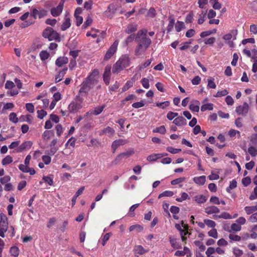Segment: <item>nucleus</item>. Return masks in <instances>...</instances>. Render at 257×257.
Instances as JSON below:
<instances>
[{"mask_svg": "<svg viewBox=\"0 0 257 257\" xmlns=\"http://www.w3.org/2000/svg\"><path fill=\"white\" fill-rule=\"evenodd\" d=\"M98 75L99 71L97 69L92 70L80 84L79 93L81 95L87 94L98 83Z\"/></svg>", "mask_w": 257, "mask_h": 257, "instance_id": "nucleus-1", "label": "nucleus"}, {"mask_svg": "<svg viewBox=\"0 0 257 257\" xmlns=\"http://www.w3.org/2000/svg\"><path fill=\"white\" fill-rule=\"evenodd\" d=\"M147 33V30H141L136 36L135 41L138 43L135 49L136 55L143 54L151 44V39L146 37Z\"/></svg>", "mask_w": 257, "mask_h": 257, "instance_id": "nucleus-2", "label": "nucleus"}, {"mask_svg": "<svg viewBox=\"0 0 257 257\" xmlns=\"http://www.w3.org/2000/svg\"><path fill=\"white\" fill-rule=\"evenodd\" d=\"M83 98L80 95H76L74 100L69 104L68 109L70 113H76L82 108Z\"/></svg>", "mask_w": 257, "mask_h": 257, "instance_id": "nucleus-3", "label": "nucleus"}, {"mask_svg": "<svg viewBox=\"0 0 257 257\" xmlns=\"http://www.w3.org/2000/svg\"><path fill=\"white\" fill-rule=\"evenodd\" d=\"M237 34V30H232L229 33L223 35L222 39L226 44L228 45L229 47L233 48L235 45L233 41L236 40Z\"/></svg>", "mask_w": 257, "mask_h": 257, "instance_id": "nucleus-4", "label": "nucleus"}, {"mask_svg": "<svg viewBox=\"0 0 257 257\" xmlns=\"http://www.w3.org/2000/svg\"><path fill=\"white\" fill-rule=\"evenodd\" d=\"M42 35L44 38L48 39L49 41L57 40L60 38L59 34L51 27H47L43 31Z\"/></svg>", "mask_w": 257, "mask_h": 257, "instance_id": "nucleus-5", "label": "nucleus"}, {"mask_svg": "<svg viewBox=\"0 0 257 257\" xmlns=\"http://www.w3.org/2000/svg\"><path fill=\"white\" fill-rule=\"evenodd\" d=\"M118 44V42L117 41H115L113 42V43L111 45V46L106 52L104 57V60H108L110 59L115 53L117 49Z\"/></svg>", "mask_w": 257, "mask_h": 257, "instance_id": "nucleus-6", "label": "nucleus"}, {"mask_svg": "<svg viewBox=\"0 0 257 257\" xmlns=\"http://www.w3.org/2000/svg\"><path fill=\"white\" fill-rule=\"evenodd\" d=\"M134 153V152L133 150H129L127 151L126 152L120 153L115 158L112 163L114 165H117L120 162L122 159L127 158L132 155Z\"/></svg>", "mask_w": 257, "mask_h": 257, "instance_id": "nucleus-7", "label": "nucleus"}, {"mask_svg": "<svg viewBox=\"0 0 257 257\" xmlns=\"http://www.w3.org/2000/svg\"><path fill=\"white\" fill-rule=\"evenodd\" d=\"M64 4V0H61L56 8L51 9V14L53 17H57L61 14L63 9Z\"/></svg>", "mask_w": 257, "mask_h": 257, "instance_id": "nucleus-8", "label": "nucleus"}, {"mask_svg": "<svg viewBox=\"0 0 257 257\" xmlns=\"http://www.w3.org/2000/svg\"><path fill=\"white\" fill-rule=\"evenodd\" d=\"M249 110V105L246 102L236 107L235 111L239 115H246Z\"/></svg>", "mask_w": 257, "mask_h": 257, "instance_id": "nucleus-9", "label": "nucleus"}, {"mask_svg": "<svg viewBox=\"0 0 257 257\" xmlns=\"http://www.w3.org/2000/svg\"><path fill=\"white\" fill-rule=\"evenodd\" d=\"M47 14V12L45 10H38L36 9L33 10L31 14V16L34 17V19L39 18L41 19L46 16Z\"/></svg>", "mask_w": 257, "mask_h": 257, "instance_id": "nucleus-10", "label": "nucleus"}, {"mask_svg": "<svg viewBox=\"0 0 257 257\" xmlns=\"http://www.w3.org/2000/svg\"><path fill=\"white\" fill-rule=\"evenodd\" d=\"M111 66H107L105 67L104 72L103 75V79L104 83L108 85L110 83V79Z\"/></svg>", "mask_w": 257, "mask_h": 257, "instance_id": "nucleus-11", "label": "nucleus"}, {"mask_svg": "<svg viewBox=\"0 0 257 257\" xmlns=\"http://www.w3.org/2000/svg\"><path fill=\"white\" fill-rule=\"evenodd\" d=\"M182 226L184 227V230L182 229V227L181 225L179 224H176L175 227L176 228L180 231V235L181 236V239L183 241H186L187 239L186 235L189 234V232L187 230V227L185 226V225H183V223L182 222Z\"/></svg>", "mask_w": 257, "mask_h": 257, "instance_id": "nucleus-12", "label": "nucleus"}, {"mask_svg": "<svg viewBox=\"0 0 257 257\" xmlns=\"http://www.w3.org/2000/svg\"><path fill=\"white\" fill-rule=\"evenodd\" d=\"M117 61L123 69L128 67L130 64V59L126 55L121 56Z\"/></svg>", "mask_w": 257, "mask_h": 257, "instance_id": "nucleus-13", "label": "nucleus"}, {"mask_svg": "<svg viewBox=\"0 0 257 257\" xmlns=\"http://www.w3.org/2000/svg\"><path fill=\"white\" fill-rule=\"evenodd\" d=\"M33 145V143L31 141H26L22 143L17 150V152H22L25 150L30 149Z\"/></svg>", "mask_w": 257, "mask_h": 257, "instance_id": "nucleus-14", "label": "nucleus"}, {"mask_svg": "<svg viewBox=\"0 0 257 257\" xmlns=\"http://www.w3.org/2000/svg\"><path fill=\"white\" fill-rule=\"evenodd\" d=\"M127 143V140L123 139H119L114 141L111 145V148L113 150V152L114 153L118 147L125 145Z\"/></svg>", "mask_w": 257, "mask_h": 257, "instance_id": "nucleus-15", "label": "nucleus"}, {"mask_svg": "<svg viewBox=\"0 0 257 257\" xmlns=\"http://www.w3.org/2000/svg\"><path fill=\"white\" fill-rule=\"evenodd\" d=\"M200 103L198 100H194L191 101L189 105V108L192 112H198L199 111Z\"/></svg>", "mask_w": 257, "mask_h": 257, "instance_id": "nucleus-16", "label": "nucleus"}, {"mask_svg": "<svg viewBox=\"0 0 257 257\" xmlns=\"http://www.w3.org/2000/svg\"><path fill=\"white\" fill-rule=\"evenodd\" d=\"M19 168L23 172L29 173L31 175H34L36 173V171L33 168H30L29 166H24V164H20L19 166Z\"/></svg>", "mask_w": 257, "mask_h": 257, "instance_id": "nucleus-17", "label": "nucleus"}, {"mask_svg": "<svg viewBox=\"0 0 257 257\" xmlns=\"http://www.w3.org/2000/svg\"><path fill=\"white\" fill-rule=\"evenodd\" d=\"M105 105H104V104L102 105L101 106H97L93 108V109H91L89 111L90 113L91 114H93L94 115H99L102 112V111L104 109V108H105Z\"/></svg>", "mask_w": 257, "mask_h": 257, "instance_id": "nucleus-18", "label": "nucleus"}, {"mask_svg": "<svg viewBox=\"0 0 257 257\" xmlns=\"http://www.w3.org/2000/svg\"><path fill=\"white\" fill-rule=\"evenodd\" d=\"M68 59L66 57H60L55 61V64L58 67H62L63 65L68 63Z\"/></svg>", "mask_w": 257, "mask_h": 257, "instance_id": "nucleus-19", "label": "nucleus"}, {"mask_svg": "<svg viewBox=\"0 0 257 257\" xmlns=\"http://www.w3.org/2000/svg\"><path fill=\"white\" fill-rule=\"evenodd\" d=\"M70 19L67 15H65L64 22H63L61 27V29L62 31H65L69 27H70Z\"/></svg>", "mask_w": 257, "mask_h": 257, "instance_id": "nucleus-20", "label": "nucleus"}, {"mask_svg": "<svg viewBox=\"0 0 257 257\" xmlns=\"http://www.w3.org/2000/svg\"><path fill=\"white\" fill-rule=\"evenodd\" d=\"M241 229V226H240L237 223H234L231 224L230 226V229H226L224 227V230L228 231L229 232H238L240 231Z\"/></svg>", "mask_w": 257, "mask_h": 257, "instance_id": "nucleus-21", "label": "nucleus"}, {"mask_svg": "<svg viewBox=\"0 0 257 257\" xmlns=\"http://www.w3.org/2000/svg\"><path fill=\"white\" fill-rule=\"evenodd\" d=\"M219 208L215 206H210L205 208V212L208 214L219 213Z\"/></svg>", "mask_w": 257, "mask_h": 257, "instance_id": "nucleus-22", "label": "nucleus"}, {"mask_svg": "<svg viewBox=\"0 0 257 257\" xmlns=\"http://www.w3.org/2000/svg\"><path fill=\"white\" fill-rule=\"evenodd\" d=\"M54 135V134L53 131L47 130L44 131L42 134V137L44 141L47 142L49 140L51 137H53Z\"/></svg>", "mask_w": 257, "mask_h": 257, "instance_id": "nucleus-23", "label": "nucleus"}, {"mask_svg": "<svg viewBox=\"0 0 257 257\" xmlns=\"http://www.w3.org/2000/svg\"><path fill=\"white\" fill-rule=\"evenodd\" d=\"M193 181L198 185H203L206 182V177L205 176H201L199 177H194Z\"/></svg>", "mask_w": 257, "mask_h": 257, "instance_id": "nucleus-24", "label": "nucleus"}, {"mask_svg": "<svg viewBox=\"0 0 257 257\" xmlns=\"http://www.w3.org/2000/svg\"><path fill=\"white\" fill-rule=\"evenodd\" d=\"M173 123L178 126H182L187 124V121L183 116H181L175 118Z\"/></svg>", "mask_w": 257, "mask_h": 257, "instance_id": "nucleus-25", "label": "nucleus"}, {"mask_svg": "<svg viewBox=\"0 0 257 257\" xmlns=\"http://www.w3.org/2000/svg\"><path fill=\"white\" fill-rule=\"evenodd\" d=\"M134 251L135 253L142 255L146 252H148V250L145 249L142 245H138L135 246Z\"/></svg>", "mask_w": 257, "mask_h": 257, "instance_id": "nucleus-26", "label": "nucleus"}, {"mask_svg": "<svg viewBox=\"0 0 257 257\" xmlns=\"http://www.w3.org/2000/svg\"><path fill=\"white\" fill-rule=\"evenodd\" d=\"M190 251L189 248L185 246L183 250H177L176 251L175 255L178 256H183L185 255H188L190 254Z\"/></svg>", "mask_w": 257, "mask_h": 257, "instance_id": "nucleus-27", "label": "nucleus"}, {"mask_svg": "<svg viewBox=\"0 0 257 257\" xmlns=\"http://www.w3.org/2000/svg\"><path fill=\"white\" fill-rule=\"evenodd\" d=\"M67 68L66 67L64 69H63L62 70H61L58 74L55 76V82L56 83L59 82L61 81L63 78L64 77V75H65L67 71Z\"/></svg>", "mask_w": 257, "mask_h": 257, "instance_id": "nucleus-28", "label": "nucleus"}, {"mask_svg": "<svg viewBox=\"0 0 257 257\" xmlns=\"http://www.w3.org/2000/svg\"><path fill=\"white\" fill-rule=\"evenodd\" d=\"M84 188H85V187L84 186H82V187H80L77 190V191L76 192L74 196L73 197V198L72 199L71 201H72V206H73L75 204L77 198L83 193V192L84 190Z\"/></svg>", "mask_w": 257, "mask_h": 257, "instance_id": "nucleus-29", "label": "nucleus"}, {"mask_svg": "<svg viewBox=\"0 0 257 257\" xmlns=\"http://www.w3.org/2000/svg\"><path fill=\"white\" fill-rule=\"evenodd\" d=\"M247 152L252 157H256L257 156V146H249L247 149Z\"/></svg>", "mask_w": 257, "mask_h": 257, "instance_id": "nucleus-30", "label": "nucleus"}, {"mask_svg": "<svg viewBox=\"0 0 257 257\" xmlns=\"http://www.w3.org/2000/svg\"><path fill=\"white\" fill-rule=\"evenodd\" d=\"M114 133V130L109 126H107L102 130V134L106 135L109 137H112Z\"/></svg>", "mask_w": 257, "mask_h": 257, "instance_id": "nucleus-31", "label": "nucleus"}, {"mask_svg": "<svg viewBox=\"0 0 257 257\" xmlns=\"http://www.w3.org/2000/svg\"><path fill=\"white\" fill-rule=\"evenodd\" d=\"M144 227L140 224H135L131 225L129 228L130 231H135L137 232H140L143 230Z\"/></svg>", "mask_w": 257, "mask_h": 257, "instance_id": "nucleus-32", "label": "nucleus"}, {"mask_svg": "<svg viewBox=\"0 0 257 257\" xmlns=\"http://www.w3.org/2000/svg\"><path fill=\"white\" fill-rule=\"evenodd\" d=\"M194 200L198 203H204L206 201L207 198L204 195L199 194L194 197Z\"/></svg>", "mask_w": 257, "mask_h": 257, "instance_id": "nucleus-33", "label": "nucleus"}, {"mask_svg": "<svg viewBox=\"0 0 257 257\" xmlns=\"http://www.w3.org/2000/svg\"><path fill=\"white\" fill-rule=\"evenodd\" d=\"M214 218L215 219H217L218 218L230 219H232V216L227 212H223L219 215H214Z\"/></svg>", "mask_w": 257, "mask_h": 257, "instance_id": "nucleus-34", "label": "nucleus"}, {"mask_svg": "<svg viewBox=\"0 0 257 257\" xmlns=\"http://www.w3.org/2000/svg\"><path fill=\"white\" fill-rule=\"evenodd\" d=\"M123 69V68H122V67L117 61L115 62V63L113 65L112 71L113 73H118Z\"/></svg>", "mask_w": 257, "mask_h": 257, "instance_id": "nucleus-35", "label": "nucleus"}, {"mask_svg": "<svg viewBox=\"0 0 257 257\" xmlns=\"http://www.w3.org/2000/svg\"><path fill=\"white\" fill-rule=\"evenodd\" d=\"M138 26L136 24H130L127 26L125 30V33L127 34H131L137 31Z\"/></svg>", "mask_w": 257, "mask_h": 257, "instance_id": "nucleus-36", "label": "nucleus"}, {"mask_svg": "<svg viewBox=\"0 0 257 257\" xmlns=\"http://www.w3.org/2000/svg\"><path fill=\"white\" fill-rule=\"evenodd\" d=\"M170 211L173 214L174 218L175 219H178L179 217L177 214L180 211L179 208L177 206H172L171 207Z\"/></svg>", "mask_w": 257, "mask_h": 257, "instance_id": "nucleus-37", "label": "nucleus"}, {"mask_svg": "<svg viewBox=\"0 0 257 257\" xmlns=\"http://www.w3.org/2000/svg\"><path fill=\"white\" fill-rule=\"evenodd\" d=\"M255 207V205L245 206L244 207V210L247 215L252 214L256 211Z\"/></svg>", "mask_w": 257, "mask_h": 257, "instance_id": "nucleus-38", "label": "nucleus"}, {"mask_svg": "<svg viewBox=\"0 0 257 257\" xmlns=\"http://www.w3.org/2000/svg\"><path fill=\"white\" fill-rule=\"evenodd\" d=\"M228 237L230 240V242H231L232 241L238 242L241 239V237L240 236L232 233L229 234Z\"/></svg>", "mask_w": 257, "mask_h": 257, "instance_id": "nucleus-39", "label": "nucleus"}, {"mask_svg": "<svg viewBox=\"0 0 257 257\" xmlns=\"http://www.w3.org/2000/svg\"><path fill=\"white\" fill-rule=\"evenodd\" d=\"M232 252L235 257H240L242 255L243 251L242 250L235 247L232 248Z\"/></svg>", "mask_w": 257, "mask_h": 257, "instance_id": "nucleus-40", "label": "nucleus"}, {"mask_svg": "<svg viewBox=\"0 0 257 257\" xmlns=\"http://www.w3.org/2000/svg\"><path fill=\"white\" fill-rule=\"evenodd\" d=\"M10 253L12 256L17 257L19 254V249L16 246H12L10 250Z\"/></svg>", "mask_w": 257, "mask_h": 257, "instance_id": "nucleus-41", "label": "nucleus"}, {"mask_svg": "<svg viewBox=\"0 0 257 257\" xmlns=\"http://www.w3.org/2000/svg\"><path fill=\"white\" fill-rule=\"evenodd\" d=\"M213 108V104L211 103H206L203 104L201 107V110L202 111H205L207 110H211Z\"/></svg>", "mask_w": 257, "mask_h": 257, "instance_id": "nucleus-42", "label": "nucleus"}, {"mask_svg": "<svg viewBox=\"0 0 257 257\" xmlns=\"http://www.w3.org/2000/svg\"><path fill=\"white\" fill-rule=\"evenodd\" d=\"M206 18V12L202 11L201 13L198 16V19L197 21L198 24L199 25L202 24L205 21Z\"/></svg>", "mask_w": 257, "mask_h": 257, "instance_id": "nucleus-43", "label": "nucleus"}, {"mask_svg": "<svg viewBox=\"0 0 257 257\" xmlns=\"http://www.w3.org/2000/svg\"><path fill=\"white\" fill-rule=\"evenodd\" d=\"M185 28V25L183 22L177 21L175 24V29L177 32H179Z\"/></svg>", "mask_w": 257, "mask_h": 257, "instance_id": "nucleus-44", "label": "nucleus"}, {"mask_svg": "<svg viewBox=\"0 0 257 257\" xmlns=\"http://www.w3.org/2000/svg\"><path fill=\"white\" fill-rule=\"evenodd\" d=\"M161 158V154H154L149 156L147 157V160L151 162H154L156 161L157 159Z\"/></svg>", "mask_w": 257, "mask_h": 257, "instance_id": "nucleus-45", "label": "nucleus"}, {"mask_svg": "<svg viewBox=\"0 0 257 257\" xmlns=\"http://www.w3.org/2000/svg\"><path fill=\"white\" fill-rule=\"evenodd\" d=\"M13 162V158L12 157L8 155L5 158H4L2 161V163L3 165H7L8 164H10Z\"/></svg>", "mask_w": 257, "mask_h": 257, "instance_id": "nucleus-46", "label": "nucleus"}, {"mask_svg": "<svg viewBox=\"0 0 257 257\" xmlns=\"http://www.w3.org/2000/svg\"><path fill=\"white\" fill-rule=\"evenodd\" d=\"M210 2L215 10H219L221 8V4L218 2V0H210Z\"/></svg>", "mask_w": 257, "mask_h": 257, "instance_id": "nucleus-47", "label": "nucleus"}, {"mask_svg": "<svg viewBox=\"0 0 257 257\" xmlns=\"http://www.w3.org/2000/svg\"><path fill=\"white\" fill-rule=\"evenodd\" d=\"M9 120L10 121L15 123H17L19 121L18 118L17 116V114L15 112H12L10 114Z\"/></svg>", "mask_w": 257, "mask_h": 257, "instance_id": "nucleus-48", "label": "nucleus"}, {"mask_svg": "<svg viewBox=\"0 0 257 257\" xmlns=\"http://www.w3.org/2000/svg\"><path fill=\"white\" fill-rule=\"evenodd\" d=\"M170 243L171 246L175 248H178L181 247L177 239L175 238H170Z\"/></svg>", "mask_w": 257, "mask_h": 257, "instance_id": "nucleus-49", "label": "nucleus"}, {"mask_svg": "<svg viewBox=\"0 0 257 257\" xmlns=\"http://www.w3.org/2000/svg\"><path fill=\"white\" fill-rule=\"evenodd\" d=\"M186 180V178L185 177H180L177 178L172 180L171 182V184L173 185H176L177 184H179L183 182H184Z\"/></svg>", "mask_w": 257, "mask_h": 257, "instance_id": "nucleus-50", "label": "nucleus"}, {"mask_svg": "<svg viewBox=\"0 0 257 257\" xmlns=\"http://www.w3.org/2000/svg\"><path fill=\"white\" fill-rule=\"evenodd\" d=\"M188 199H189L188 194L185 192H183L181 194V197L177 198L176 200L178 202H181Z\"/></svg>", "mask_w": 257, "mask_h": 257, "instance_id": "nucleus-51", "label": "nucleus"}, {"mask_svg": "<svg viewBox=\"0 0 257 257\" xmlns=\"http://www.w3.org/2000/svg\"><path fill=\"white\" fill-rule=\"evenodd\" d=\"M134 82V81L133 80L127 81L122 87V91H125L128 89L132 87L133 85Z\"/></svg>", "mask_w": 257, "mask_h": 257, "instance_id": "nucleus-52", "label": "nucleus"}, {"mask_svg": "<svg viewBox=\"0 0 257 257\" xmlns=\"http://www.w3.org/2000/svg\"><path fill=\"white\" fill-rule=\"evenodd\" d=\"M49 56V53L46 51H42L40 53V57L42 61L47 59Z\"/></svg>", "mask_w": 257, "mask_h": 257, "instance_id": "nucleus-53", "label": "nucleus"}, {"mask_svg": "<svg viewBox=\"0 0 257 257\" xmlns=\"http://www.w3.org/2000/svg\"><path fill=\"white\" fill-rule=\"evenodd\" d=\"M156 15V11L153 8H151L147 14V17L149 18H154Z\"/></svg>", "mask_w": 257, "mask_h": 257, "instance_id": "nucleus-54", "label": "nucleus"}, {"mask_svg": "<svg viewBox=\"0 0 257 257\" xmlns=\"http://www.w3.org/2000/svg\"><path fill=\"white\" fill-rule=\"evenodd\" d=\"M214 79L212 78H210L208 79L207 87L209 88L215 89L216 87V85L214 81Z\"/></svg>", "mask_w": 257, "mask_h": 257, "instance_id": "nucleus-55", "label": "nucleus"}, {"mask_svg": "<svg viewBox=\"0 0 257 257\" xmlns=\"http://www.w3.org/2000/svg\"><path fill=\"white\" fill-rule=\"evenodd\" d=\"M56 130V134L57 136L60 137L63 133V128L60 124H57L55 127Z\"/></svg>", "mask_w": 257, "mask_h": 257, "instance_id": "nucleus-56", "label": "nucleus"}, {"mask_svg": "<svg viewBox=\"0 0 257 257\" xmlns=\"http://www.w3.org/2000/svg\"><path fill=\"white\" fill-rule=\"evenodd\" d=\"M43 180L45 183H48L50 186L53 185V179L52 177L49 176H44Z\"/></svg>", "mask_w": 257, "mask_h": 257, "instance_id": "nucleus-57", "label": "nucleus"}, {"mask_svg": "<svg viewBox=\"0 0 257 257\" xmlns=\"http://www.w3.org/2000/svg\"><path fill=\"white\" fill-rule=\"evenodd\" d=\"M204 223L209 227H214L216 225L215 222L210 219H204Z\"/></svg>", "mask_w": 257, "mask_h": 257, "instance_id": "nucleus-58", "label": "nucleus"}, {"mask_svg": "<svg viewBox=\"0 0 257 257\" xmlns=\"http://www.w3.org/2000/svg\"><path fill=\"white\" fill-rule=\"evenodd\" d=\"M141 83L143 87L146 89H148L150 87L149 80L148 78H143L141 80Z\"/></svg>", "mask_w": 257, "mask_h": 257, "instance_id": "nucleus-59", "label": "nucleus"}, {"mask_svg": "<svg viewBox=\"0 0 257 257\" xmlns=\"http://www.w3.org/2000/svg\"><path fill=\"white\" fill-rule=\"evenodd\" d=\"M11 180L9 176H5L0 178V183L2 184H6L8 183Z\"/></svg>", "mask_w": 257, "mask_h": 257, "instance_id": "nucleus-60", "label": "nucleus"}, {"mask_svg": "<svg viewBox=\"0 0 257 257\" xmlns=\"http://www.w3.org/2000/svg\"><path fill=\"white\" fill-rule=\"evenodd\" d=\"M38 117L40 119H43L46 115L47 112L43 109L38 110L37 111Z\"/></svg>", "mask_w": 257, "mask_h": 257, "instance_id": "nucleus-61", "label": "nucleus"}, {"mask_svg": "<svg viewBox=\"0 0 257 257\" xmlns=\"http://www.w3.org/2000/svg\"><path fill=\"white\" fill-rule=\"evenodd\" d=\"M193 17H194V14L193 13H190L189 14H188L186 16V19H185V22L186 23H191L192 22L193 20Z\"/></svg>", "mask_w": 257, "mask_h": 257, "instance_id": "nucleus-62", "label": "nucleus"}, {"mask_svg": "<svg viewBox=\"0 0 257 257\" xmlns=\"http://www.w3.org/2000/svg\"><path fill=\"white\" fill-rule=\"evenodd\" d=\"M26 109L30 113L34 112L35 110L34 106L31 103H28L26 104Z\"/></svg>", "mask_w": 257, "mask_h": 257, "instance_id": "nucleus-63", "label": "nucleus"}, {"mask_svg": "<svg viewBox=\"0 0 257 257\" xmlns=\"http://www.w3.org/2000/svg\"><path fill=\"white\" fill-rule=\"evenodd\" d=\"M248 220L249 221L252 223L257 222V212L254 213L252 214H251L249 216Z\"/></svg>", "mask_w": 257, "mask_h": 257, "instance_id": "nucleus-64", "label": "nucleus"}]
</instances>
